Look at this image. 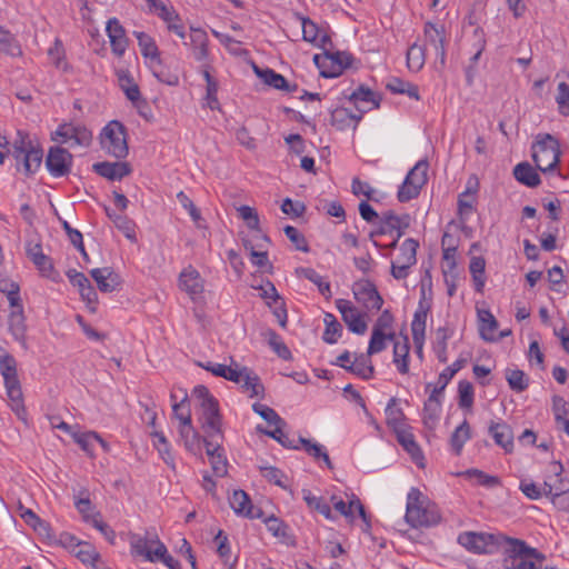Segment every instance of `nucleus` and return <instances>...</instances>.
Instances as JSON below:
<instances>
[{
  "label": "nucleus",
  "instance_id": "dca6fc26",
  "mask_svg": "<svg viewBox=\"0 0 569 569\" xmlns=\"http://www.w3.org/2000/svg\"><path fill=\"white\" fill-rule=\"evenodd\" d=\"M179 288L191 299H196L204 290V281L192 266L184 268L179 276Z\"/></svg>",
  "mask_w": 569,
  "mask_h": 569
},
{
  "label": "nucleus",
  "instance_id": "13d9d810",
  "mask_svg": "<svg viewBox=\"0 0 569 569\" xmlns=\"http://www.w3.org/2000/svg\"><path fill=\"white\" fill-rule=\"evenodd\" d=\"M425 48L413 43L407 51V66L411 71H419L425 64Z\"/></svg>",
  "mask_w": 569,
  "mask_h": 569
},
{
  "label": "nucleus",
  "instance_id": "f257e3e1",
  "mask_svg": "<svg viewBox=\"0 0 569 569\" xmlns=\"http://www.w3.org/2000/svg\"><path fill=\"white\" fill-rule=\"evenodd\" d=\"M438 507L431 503L417 488H411L407 498L406 521L412 528L432 527L440 522Z\"/></svg>",
  "mask_w": 569,
  "mask_h": 569
},
{
  "label": "nucleus",
  "instance_id": "09e8293b",
  "mask_svg": "<svg viewBox=\"0 0 569 569\" xmlns=\"http://www.w3.org/2000/svg\"><path fill=\"white\" fill-rule=\"evenodd\" d=\"M254 70L258 77L262 79L266 84L279 90L289 89V83L286 78L282 74L274 72L272 69L260 70L254 67Z\"/></svg>",
  "mask_w": 569,
  "mask_h": 569
},
{
  "label": "nucleus",
  "instance_id": "c03bdc74",
  "mask_svg": "<svg viewBox=\"0 0 569 569\" xmlns=\"http://www.w3.org/2000/svg\"><path fill=\"white\" fill-rule=\"evenodd\" d=\"M244 392H249V397H264V387L258 377L251 369L243 376L242 382L240 383Z\"/></svg>",
  "mask_w": 569,
  "mask_h": 569
},
{
  "label": "nucleus",
  "instance_id": "a18cd8bd",
  "mask_svg": "<svg viewBox=\"0 0 569 569\" xmlns=\"http://www.w3.org/2000/svg\"><path fill=\"white\" fill-rule=\"evenodd\" d=\"M396 339L395 332H380L378 329H372L371 338L369 341V347L367 353L372 356L375 353L381 352L387 347V340L393 341Z\"/></svg>",
  "mask_w": 569,
  "mask_h": 569
},
{
  "label": "nucleus",
  "instance_id": "7c9ffc66",
  "mask_svg": "<svg viewBox=\"0 0 569 569\" xmlns=\"http://www.w3.org/2000/svg\"><path fill=\"white\" fill-rule=\"evenodd\" d=\"M516 180L529 188H536L541 180L538 172L528 162H520L513 168Z\"/></svg>",
  "mask_w": 569,
  "mask_h": 569
},
{
  "label": "nucleus",
  "instance_id": "680f3d73",
  "mask_svg": "<svg viewBox=\"0 0 569 569\" xmlns=\"http://www.w3.org/2000/svg\"><path fill=\"white\" fill-rule=\"evenodd\" d=\"M239 217L246 222L247 227L261 234L260 219L257 211L249 206H240L238 209Z\"/></svg>",
  "mask_w": 569,
  "mask_h": 569
},
{
  "label": "nucleus",
  "instance_id": "f8f14e48",
  "mask_svg": "<svg viewBox=\"0 0 569 569\" xmlns=\"http://www.w3.org/2000/svg\"><path fill=\"white\" fill-rule=\"evenodd\" d=\"M72 159V154L67 149L51 147L46 159V166L52 176L63 177L70 172Z\"/></svg>",
  "mask_w": 569,
  "mask_h": 569
},
{
  "label": "nucleus",
  "instance_id": "412c9836",
  "mask_svg": "<svg viewBox=\"0 0 569 569\" xmlns=\"http://www.w3.org/2000/svg\"><path fill=\"white\" fill-rule=\"evenodd\" d=\"M501 537V546L506 545L503 565L507 569L513 567L516 558H526L528 545L520 539L511 538L499 533Z\"/></svg>",
  "mask_w": 569,
  "mask_h": 569
},
{
  "label": "nucleus",
  "instance_id": "58836bf2",
  "mask_svg": "<svg viewBox=\"0 0 569 569\" xmlns=\"http://www.w3.org/2000/svg\"><path fill=\"white\" fill-rule=\"evenodd\" d=\"M349 100L356 104L359 111L363 112L365 110L359 107V103H371L372 108H379L381 98L368 87L360 86L350 94Z\"/></svg>",
  "mask_w": 569,
  "mask_h": 569
},
{
  "label": "nucleus",
  "instance_id": "39448f33",
  "mask_svg": "<svg viewBox=\"0 0 569 569\" xmlns=\"http://www.w3.org/2000/svg\"><path fill=\"white\" fill-rule=\"evenodd\" d=\"M428 167L427 160H420L408 172L397 193L400 202H408L420 194L422 187L428 180Z\"/></svg>",
  "mask_w": 569,
  "mask_h": 569
},
{
  "label": "nucleus",
  "instance_id": "f704fd0d",
  "mask_svg": "<svg viewBox=\"0 0 569 569\" xmlns=\"http://www.w3.org/2000/svg\"><path fill=\"white\" fill-rule=\"evenodd\" d=\"M409 340L403 337L402 341H395L393 343V362L396 363L400 373L406 375L409 372Z\"/></svg>",
  "mask_w": 569,
  "mask_h": 569
},
{
  "label": "nucleus",
  "instance_id": "c85d7f7f",
  "mask_svg": "<svg viewBox=\"0 0 569 569\" xmlns=\"http://www.w3.org/2000/svg\"><path fill=\"white\" fill-rule=\"evenodd\" d=\"M179 435L186 449L192 453H197L201 450V441H203V437L199 435L198 431L194 430L192 422L188 423V420L184 425H179Z\"/></svg>",
  "mask_w": 569,
  "mask_h": 569
},
{
  "label": "nucleus",
  "instance_id": "4be33fe9",
  "mask_svg": "<svg viewBox=\"0 0 569 569\" xmlns=\"http://www.w3.org/2000/svg\"><path fill=\"white\" fill-rule=\"evenodd\" d=\"M93 171L111 181L121 180L131 173V167L128 162H97L92 166Z\"/></svg>",
  "mask_w": 569,
  "mask_h": 569
},
{
  "label": "nucleus",
  "instance_id": "69168bd1",
  "mask_svg": "<svg viewBox=\"0 0 569 569\" xmlns=\"http://www.w3.org/2000/svg\"><path fill=\"white\" fill-rule=\"evenodd\" d=\"M74 506L78 509V511L81 513L84 521H87V522L92 521L93 515H90V512L93 510V506L91 503V500L89 498V492L87 489H83L80 491L79 497L74 499Z\"/></svg>",
  "mask_w": 569,
  "mask_h": 569
},
{
  "label": "nucleus",
  "instance_id": "052dcab7",
  "mask_svg": "<svg viewBox=\"0 0 569 569\" xmlns=\"http://www.w3.org/2000/svg\"><path fill=\"white\" fill-rule=\"evenodd\" d=\"M71 552L83 563H90L94 566V563L99 560L100 556L97 552L96 548L86 542L81 541L79 547L74 550L72 549Z\"/></svg>",
  "mask_w": 569,
  "mask_h": 569
},
{
  "label": "nucleus",
  "instance_id": "423d86ee",
  "mask_svg": "<svg viewBox=\"0 0 569 569\" xmlns=\"http://www.w3.org/2000/svg\"><path fill=\"white\" fill-rule=\"evenodd\" d=\"M501 539L499 533L465 531L458 536V543L473 553H493L501 547Z\"/></svg>",
  "mask_w": 569,
  "mask_h": 569
},
{
  "label": "nucleus",
  "instance_id": "7ed1b4c3",
  "mask_svg": "<svg viewBox=\"0 0 569 569\" xmlns=\"http://www.w3.org/2000/svg\"><path fill=\"white\" fill-rule=\"evenodd\" d=\"M532 159L541 172L556 169L560 162V146L558 140L549 133L539 134L532 144Z\"/></svg>",
  "mask_w": 569,
  "mask_h": 569
},
{
  "label": "nucleus",
  "instance_id": "1a4fd4ad",
  "mask_svg": "<svg viewBox=\"0 0 569 569\" xmlns=\"http://www.w3.org/2000/svg\"><path fill=\"white\" fill-rule=\"evenodd\" d=\"M201 408V416L199 418L204 437L208 440L221 438L222 439V417L219 411V403L217 400L207 399V402Z\"/></svg>",
  "mask_w": 569,
  "mask_h": 569
},
{
  "label": "nucleus",
  "instance_id": "2f4dec72",
  "mask_svg": "<svg viewBox=\"0 0 569 569\" xmlns=\"http://www.w3.org/2000/svg\"><path fill=\"white\" fill-rule=\"evenodd\" d=\"M158 16L167 22L169 31L174 32L179 38H184V27L180 22V18L173 8L159 2Z\"/></svg>",
  "mask_w": 569,
  "mask_h": 569
},
{
  "label": "nucleus",
  "instance_id": "a19ab883",
  "mask_svg": "<svg viewBox=\"0 0 569 569\" xmlns=\"http://www.w3.org/2000/svg\"><path fill=\"white\" fill-rule=\"evenodd\" d=\"M9 330L14 339L21 343H26V330L23 309L13 310L9 316Z\"/></svg>",
  "mask_w": 569,
  "mask_h": 569
},
{
  "label": "nucleus",
  "instance_id": "3c124183",
  "mask_svg": "<svg viewBox=\"0 0 569 569\" xmlns=\"http://www.w3.org/2000/svg\"><path fill=\"white\" fill-rule=\"evenodd\" d=\"M270 348L283 360L292 358L291 351L287 345L281 340L280 336L272 329H268L264 333Z\"/></svg>",
  "mask_w": 569,
  "mask_h": 569
},
{
  "label": "nucleus",
  "instance_id": "ea45409f",
  "mask_svg": "<svg viewBox=\"0 0 569 569\" xmlns=\"http://www.w3.org/2000/svg\"><path fill=\"white\" fill-rule=\"evenodd\" d=\"M479 332L483 340L495 341V331L498 328V322L489 310L479 311Z\"/></svg>",
  "mask_w": 569,
  "mask_h": 569
},
{
  "label": "nucleus",
  "instance_id": "5fc2aeb1",
  "mask_svg": "<svg viewBox=\"0 0 569 569\" xmlns=\"http://www.w3.org/2000/svg\"><path fill=\"white\" fill-rule=\"evenodd\" d=\"M441 412V402L426 401L423 407L422 422L429 430H433L438 423Z\"/></svg>",
  "mask_w": 569,
  "mask_h": 569
},
{
  "label": "nucleus",
  "instance_id": "6e6552de",
  "mask_svg": "<svg viewBox=\"0 0 569 569\" xmlns=\"http://www.w3.org/2000/svg\"><path fill=\"white\" fill-rule=\"evenodd\" d=\"M52 140L70 146L89 147L92 142V132L81 123H61L52 136Z\"/></svg>",
  "mask_w": 569,
  "mask_h": 569
},
{
  "label": "nucleus",
  "instance_id": "393cba45",
  "mask_svg": "<svg viewBox=\"0 0 569 569\" xmlns=\"http://www.w3.org/2000/svg\"><path fill=\"white\" fill-rule=\"evenodd\" d=\"M551 466L553 467L552 471L555 472L556 480H555V482H550V481L543 482V493L546 496L550 495L556 498V497H560L563 493L569 491V481L561 478V473L563 471V466L561 465L560 461H553L551 463Z\"/></svg>",
  "mask_w": 569,
  "mask_h": 569
},
{
  "label": "nucleus",
  "instance_id": "b1692460",
  "mask_svg": "<svg viewBox=\"0 0 569 569\" xmlns=\"http://www.w3.org/2000/svg\"><path fill=\"white\" fill-rule=\"evenodd\" d=\"M489 433L492 436L495 442L502 447L507 453L513 449V433L510 426L506 422H491L489 426Z\"/></svg>",
  "mask_w": 569,
  "mask_h": 569
},
{
  "label": "nucleus",
  "instance_id": "9d476101",
  "mask_svg": "<svg viewBox=\"0 0 569 569\" xmlns=\"http://www.w3.org/2000/svg\"><path fill=\"white\" fill-rule=\"evenodd\" d=\"M352 292L356 300L361 303L368 311L380 310L383 300L377 290V287L370 280H359L355 282Z\"/></svg>",
  "mask_w": 569,
  "mask_h": 569
},
{
  "label": "nucleus",
  "instance_id": "0e129e2a",
  "mask_svg": "<svg viewBox=\"0 0 569 569\" xmlns=\"http://www.w3.org/2000/svg\"><path fill=\"white\" fill-rule=\"evenodd\" d=\"M48 56L52 60L53 64L58 69L67 70L68 63L64 61L66 59V51L62 44V41L60 39H56L52 47L48 50Z\"/></svg>",
  "mask_w": 569,
  "mask_h": 569
},
{
  "label": "nucleus",
  "instance_id": "774afa93",
  "mask_svg": "<svg viewBox=\"0 0 569 569\" xmlns=\"http://www.w3.org/2000/svg\"><path fill=\"white\" fill-rule=\"evenodd\" d=\"M559 112L563 116H569V84L560 82L558 84V93L556 96Z\"/></svg>",
  "mask_w": 569,
  "mask_h": 569
},
{
  "label": "nucleus",
  "instance_id": "9b49d317",
  "mask_svg": "<svg viewBox=\"0 0 569 569\" xmlns=\"http://www.w3.org/2000/svg\"><path fill=\"white\" fill-rule=\"evenodd\" d=\"M26 254L42 277L56 280L58 273L54 270L52 259L43 253L40 241L29 240L26 243Z\"/></svg>",
  "mask_w": 569,
  "mask_h": 569
},
{
  "label": "nucleus",
  "instance_id": "0eeeda50",
  "mask_svg": "<svg viewBox=\"0 0 569 569\" xmlns=\"http://www.w3.org/2000/svg\"><path fill=\"white\" fill-rule=\"evenodd\" d=\"M353 57L348 52H326L323 57L316 54L313 61L320 69V74L323 78L339 77L342 71L351 66Z\"/></svg>",
  "mask_w": 569,
  "mask_h": 569
},
{
  "label": "nucleus",
  "instance_id": "79ce46f5",
  "mask_svg": "<svg viewBox=\"0 0 569 569\" xmlns=\"http://www.w3.org/2000/svg\"><path fill=\"white\" fill-rule=\"evenodd\" d=\"M471 437L470 425L467 420H463L450 437V446L453 452L459 456L462 451L463 445Z\"/></svg>",
  "mask_w": 569,
  "mask_h": 569
},
{
  "label": "nucleus",
  "instance_id": "f03ea898",
  "mask_svg": "<svg viewBox=\"0 0 569 569\" xmlns=\"http://www.w3.org/2000/svg\"><path fill=\"white\" fill-rule=\"evenodd\" d=\"M0 373L3 377L7 396L10 400L12 410L20 419H23L26 408L21 385L17 373V361L13 356L4 353L0 356Z\"/></svg>",
  "mask_w": 569,
  "mask_h": 569
},
{
  "label": "nucleus",
  "instance_id": "a211bd4d",
  "mask_svg": "<svg viewBox=\"0 0 569 569\" xmlns=\"http://www.w3.org/2000/svg\"><path fill=\"white\" fill-rule=\"evenodd\" d=\"M106 31L110 40L112 52L117 57H122L129 44L124 28L117 18H111L107 22Z\"/></svg>",
  "mask_w": 569,
  "mask_h": 569
},
{
  "label": "nucleus",
  "instance_id": "aec40b11",
  "mask_svg": "<svg viewBox=\"0 0 569 569\" xmlns=\"http://www.w3.org/2000/svg\"><path fill=\"white\" fill-rule=\"evenodd\" d=\"M90 276L101 292H113L121 284L120 276L109 267L92 269Z\"/></svg>",
  "mask_w": 569,
  "mask_h": 569
},
{
  "label": "nucleus",
  "instance_id": "4d7b16f0",
  "mask_svg": "<svg viewBox=\"0 0 569 569\" xmlns=\"http://www.w3.org/2000/svg\"><path fill=\"white\" fill-rule=\"evenodd\" d=\"M419 242L412 238L406 239L400 247L399 262L413 266L417 262Z\"/></svg>",
  "mask_w": 569,
  "mask_h": 569
},
{
  "label": "nucleus",
  "instance_id": "bb28decb",
  "mask_svg": "<svg viewBox=\"0 0 569 569\" xmlns=\"http://www.w3.org/2000/svg\"><path fill=\"white\" fill-rule=\"evenodd\" d=\"M256 243L251 239L243 240V246L247 250L250 251V256L252 259V263L258 266L259 268H263L268 264V252L267 251H258L257 248L262 249L263 243H269L270 239L267 234L261 233L254 237Z\"/></svg>",
  "mask_w": 569,
  "mask_h": 569
},
{
  "label": "nucleus",
  "instance_id": "20e7f679",
  "mask_svg": "<svg viewBox=\"0 0 569 569\" xmlns=\"http://www.w3.org/2000/svg\"><path fill=\"white\" fill-rule=\"evenodd\" d=\"M100 143L110 156L126 158L129 152L126 127L117 120L110 121L101 132Z\"/></svg>",
  "mask_w": 569,
  "mask_h": 569
},
{
  "label": "nucleus",
  "instance_id": "de8ad7c7",
  "mask_svg": "<svg viewBox=\"0 0 569 569\" xmlns=\"http://www.w3.org/2000/svg\"><path fill=\"white\" fill-rule=\"evenodd\" d=\"M286 425L274 426L273 430H267L262 428L261 426L257 427V431L267 435L268 437L277 440L281 446L288 449H299V446L296 445V441L293 439H290L288 433L283 431V427Z\"/></svg>",
  "mask_w": 569,
  "mask_h": 569
},
{
  "label": "nucleus",
  "instance_id": "338daca9",
  "mask_svg": "<svg viewBox=\"0 0 569 569\" xmlns=\"http://www.w3.org/2000/svg\"><path fill=\"white\" fill-rule=\"evenodd\" d=\"M552 409L556 421L565 426V421H569V403L560 396L552 399Z\"/></svg>",
  "mask_w": 569,
  "mask_h": 569
},
{
  "label": "nucleus",
  "instance_id": "ddd939ff",
  "mask_svg": "<svg viewBox=\"0 0 569 569\" xmlns=\"http://www.w3.org/2000/svg\"><path fill=\"white\" fill-rule=\"evenodd\" d=\"M336 306L350 331L357 335H363L367 331L368 326L363 316L349 300L338 299Z\"/></svg>",
  "mask_w": 569,
  "mask_h": 569
},
{
  "label": "nucleus",
  "instance_id": "72a5a7b5",
  "mask_svg": "<svg viewBox=\"0 0 569 569\" xmlns=\"http://www.w3.org/2000/svg\"><path fill=\"white\" fill-rule=\"evenodd\" d=\"M386 419L388 427H390L395 431V433L398 432L400 429L408 428L407 423L405 422L406 416L402 409L397 407L396 398H391L387 405Z\"/></svg>",
  "mask_w": 569,
  "mask_h": 569
},
{
  "label": "nucleus",
  "instance_id": "473e14b6",
  "mask_svg": "<svg viewBox=\"0 0 569 569\" xmlns=\"http://www.w3.org/2000/svg\"><path fill=\"white\" fill-rule=\"evenodd\" d=\"M430 310V305L426 303L423 300L419 302V307L413 315V320L411 323L412 339L413 341H418L420 339H425L426 331V320L427 315Z\"/></svg>",
  "mask_w": 569,
  "mask_h": 569
},
{
  "label": "nucleus",
  "instance_id": "c9c22d12",
  "mask_svg": "<svg viewBox=\"0 0 569 569\" xmlns=\"http://www.w3.org/2000/svg\"><path fill=\"white\" fill-rule=\"evenodd\" d=\"M381 222L386 224L389 230H396L397 237L401 238L407 228L410 226V216H397L393 211L389 210L382 213Z\"/></svg>",
  "mask_w": 569,
  "mask_h": 569
},
{
  "label": "nucleus",
  "instance_id": "864d4df0",
  "mask_svg": "<svg viewBox=\"0 0 569 569\" xmlns=\"http://www.w3.org/2000/svg\"><path fill=\"white\" fill-rule=\"evenodd\" d=\"M0 53L11 56L21 54V49L16 37L2 26H0Z\"/></svg>",
  "mask_w": 569,
  "mask_h": 569
},
{
  "label": "nucleus",
  "instance_id": "37998d69",
  "mask_svg": "<svg viewBox=\"0 0 569 569\" xmlns=\"http://www.w3.org/2000/svg\"><path fill=\"white\" fill-rule=\"evenodd\" d=\"M303 500L306 501L307 506L321 513L325 518L332 520L333 516L331 512L330 505L322 497H317L311 493L310 490L303 489L302 490Z\"/></svg>",
  "mask_w": 569,
  "mask_h": 569
},
{
  "label": "nucleus",
  "instance_id": "6ab92c4d",
  "mask_svg": "<svg viewBox=\"0 0 569 569\" xmlns=\"http://www.w3.org/2000/svg\"><path fill=\"white\" fill-rule=\"evenodd\" d=\"M203 443L214 475L226 476L228 463L221 443L217 439L208 440L207 438H203Z\"/></svg>",
  "mask_w": 569,
  "mask_h": 569
},
{
  "label": "nucleus",
  "instance_id": "f3484780",
  "mask_svg": "<svg viewBox=\"0 0 569 569\" xmlns=\"http://www.w3.org/2000/svg\"><path fill=\"white\" fill-rule=\"evenodd\" d=\"M426 47L431 49L440 64L443 67L446 63V49H445V29L437 28L433 23L427 22L425 24Z\"/></svg>",
  "mask_w": 569,
  "mask_h": 569
},
{
  "label": "nucleus",
  "instance_id": "c756f323",
  "mask_svg": "<svg viewBox=\"0 0 569 569\" xmlns=\"http://www.w3.org/2000/svg\"><path fill=\"white\" fill-rule=\"evenodd\" d=\"M371 356L368 353H361L355 358V361L346 367V370L365 379L369 380L373 378L375 367L370 359Z\"/></svg>",
  "mask_w": 569,
  "mask_h": 569
},
{
  "label": "nucleus",
  "instance_id": "e433bc0d",
  "mask_svg": "<svg viewBox=\"0 0 569 569\" xmlns=\"http://www.w3.org/2000/svg\"><path fill=\"white\" fill-rule=\"evenodd\" d=\"M29 144V151L24 153L20 163L23 166L24 173L27 176L33 174L41 166L43 152L40 147H36L32 143Z\"/></svg>",
  "mask_w": 569,
  "mask_h": 569
},
{
  "label": "nucleus",
  "instance_id": "a878e982",
  "mask_svg": "<svg viewBox=\"0 0 569 569\" xmlns=\"http://www.w3.org/2000/svg\"><path fill=\"white\" fill-rule=\"evenodd\" d=\"M397 440L403 447V449L411 456L412 460L420 467H423L422 460L423 455L419 445L415 440L413 433L410 428L400 429L396 432Z\"/></svg>",
  "mask_w": 569,
  "mask_h": 569
},
{
  "label": "nucleus",
  "instance_id": "8fccbe9b",
  "mask_svg": "<svg viewBox=\"0 0 569 569\" xmlns=\"http://www.w3.org/2000/svg\"><path fill=\"white\" fill-rule=\"evenodd\" d=\"M485 268L486 260L482 257H472L469 264V270L472 276L475 288L478 292H482L485 286Z\"/></svg>",
  "mask_w": 569,
  "mask_h": 569
},
{
  "label": "nucleus",
  "instance_id": "603ef678",
  "mask_svg": "<svg viewBox=\"0 0 569 569\" xmlns=\"http://www.w3.org/2000/svg\"><path fill=\"white\" fill-rule=\"evenodd\" d=\"M297 272L301 277H303V278L310 280L311 282H313L318 287L319 292L326 299H330L331 298L330 283L323 281L322 277L315 269H312V268H301Z\"/></svg>",
  "mask_w": 569,
  "mask_h": 569
},
{
  "label": "nucleus",
  "instance_id": "49530a36",
  "mask_svg": "<svg viewBox=\"0 0 569 569\" xmlns=\"http://www.w3.org/2000/svg\"><path fill=\"white\" fill-rule=\"evenodd\" d=\"M323 321L326 325V329L322 337L323 340L330 345L336 343L338 338H340L342 333V326L337 320V318L329 312L325 315Z\"/></svg>",
  "mask_w": 569,
  "mask_h": 569
},
{
  "label": "nucleus",
  "instance_id": "4468645a",
  "mask_svg": "<svg viewBox=\"0 0 569 569\" xmlns=\"http://www.w3.org/2000/svg\"><path fill=\"white\" fill-rule=\"evenodd\" d=\"M158 545H163L157 533L146 532L144 536L133 533L130 536L131 552L136 556L143 557L148 561L153 560V551Z\"/></svg>",
  "mask_w": 569,
  "mask_h": 569
},
{
  "label": "nucleus",
  "instance_id": "5701e85b",
  "mask_svg": "<svg viewBox=\"0 0 569 569\" xmlns=\"http://www.w3.org/2000/svg\"><path fill=\"white\" fill-rule=\"evenodd\" d=\"M331 503L335 510L339 512L341 516L349 518L350 520H353V513L355 511H358L359 516L363 519L365 522H367L365 507L358 498L353 497L351 500L346 502L341 498L332 496Z\"/></svg>",
  "mask_w": 569,
  "mask_h": 569
},
{
  "label": "nucleus",
  "instance_id": "bf43d9fd",
  "mask_svg": "<svg viewBox=\"0 0 569 569\" xmlns=\"http://www.w3.org/2000/svg\"><path fill=\"white\" fill-rule=\"evenodd\" d=\"M506 379L511 390L516 392L525 391L529 386V380L526 373L519 369H508L506 371Z\"/></svg>",
  "mask_w": 569,
  "mask_h": 569
},
{
  "label": "nucleus",
  "instance_id": "e2e57ef3",
  "mask_svg": "<svg viewBox=\"0 0 569 569\" xmlns=\"http://www.w3.org/2000/svg\"><path fill=\"white\" fill-rule=\"evenodd\" d=\"M252 410L258 413L269 425L278 426L286 425V421L270 407L256 402L252 405Z\"/></svg>",
  "mask_w": 569,
  "mask_h": 569
},
{
  "label": "nucleus",
  "instance_id": "6e6d98bb",
  "mask_svg": "<svg viewBox=\"0 0 569 569\" xmlns=\"http://www.w3.org/2000/svg\"><path fill=\"white\" fill-rule=\"evenodd\" d=\"M298 442L303 447L306 452L313 457L316 460L322 459L329 469H332L331 460L328 453L323 450V447L318 443H313L310 440L299 437Z\"/></svg>",
  "mask_w": 569,
  "mask_h": 569
},
{
  "label": "nucleus",
  "instance_id": "4c0bfd02",
  "mask_svg": "<svg viewBox=\"0 0 569 569\" xmlns=\"http://www.w3.org/2000/svg\"><path fill=\"white\" fill-rule=\"evenodd\" d=\"M133 34L138 40L141 53L144 58H149L151 61L160 63L159 50L154 40L142 31H134Z\"/></svg>",
  "mask_w": 569,
  "mask_h": 569
},
{
  "label": "nucleus",
  "instance_id": "cd10ccee",
  "mask_svg": "<svg viewBox=\"0 0 569 569\" xmlns=\"http://www.w3.org/2000/svg\"><path fill=\"white\" fill-rule=\"evenodd\" d=\"M208 34L202 29L191 28L190 32V46L193 50V56L197 61H203L208 58Z\"/></svg>",
  "mask_w": 569,
  "mask_h": 569
},
{
  "label": "nucleus",
  "instance_id": "2eb2a0df",
  "mask_svg": "<svg viewBox=\"0 0 569 569\" xmlns=\"http://www.w3.org/2000/svg\"><path fill=\"white\" fill-rule=\"evenodd\" d=\"M229 503L232 510L242 517L249 519L261 518L263 512L260 508H256L248 493L243 490H234L231 497H229Z\"/></svg>",
  "mask_w": 569,
  "mask_h": 569
}]
</instances>
